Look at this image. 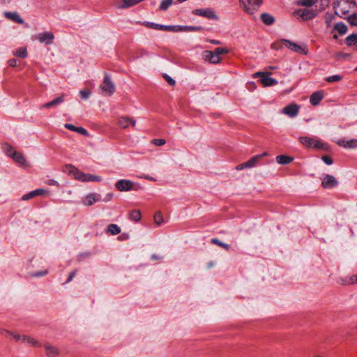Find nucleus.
Wrapping results in <instances>:
<instances>
[{
    "instance_id": "nucleus-1",
    "label": "nucleus",
    "mask_w": 357,
    "mask_h": 357,
    "mask_svg": "<svg viewBox=\"0 0 357 357\" xmlns=\"http://www.w3.org/2000/svg\"><path fill=\"white\" fill-rule=\"evenodd\" d=\"M334 9L336 15L344 18L357 11V5L353 0H337Z\"/></svg>"
},
{
    "instance_id": "nucleus-2",
    "label": "nucleus",
    "mask_w": 357,
    "mask_h": 357,
    "mask_svg": "<svg viewBox=\"0 0 357 357\" xmlns=\"http://www.w3.org/2000/svg\"><path fill=\"white\" fill-rule=\"evenodd\" d=\"M298 139L300 142L307 148H314L321 150H326L328 149V145L322 141L307 135L301 136Z\"/></svg>"
},
{
    "instance_id": "nucleus-3",
    "label": "nucleus",
    "mask_w": 357,
    "mask_h": 357,
    "mask_svg": "<svg viewBox=\"0 0 357 357\" xmlns=\"http://www.w3.org/2000/svg\"><path fill=\"white\" fill-rule=\"evenodd\" d=\"M293 14L298 20L307 21L313 19L317 15V12L314 9L305 8L298 9L294 11Z\"/></svg>"
},
{
    "instance_id": "nucleus-4",
    "label": "nucleus",
    "mask_w": 357,
    "mask_h": 357,
    "mask_svg": "<svg viewBox=\"0 0 357 357\" xmlns=\"http://www.w3.org/2000/svg\"><path fill=\"white\" fill-rule=\"evenodd\" d=\"M115 188L119 191H130V190H138L140 188V185L135 183L130 180L121 179L115 183Z\"/></svg>"
},
{
    "instance_id": "nucleus-5",
    "label": "nucleus",
    "mask_w": 357,
    "mask_h": 357,
    "mask_svg": "<svg viewBox=\"0 0 357 357\" xmlns=\"http://www.w3.org/2000/svg\"><path fill=\"white\" fill-rule=\"evenodd\" d=\"M244 10L249 15H253L262 3V0H239Z\"/></svg>"
},
{
    "instance_id": "nucleus-6",
    "label": "nucleus",
    "mask_w": 357,
    "mask_h": 357,
    "mask_svg": "<svg viewBox=\"0 0 357 357\" xmlns=\"http://www.w3.org/2000/svg\"><path fill=\"white\" fill-rule=\"evenodd\" d=\"M100 89L105 96H111L115 91V85L108 74H105L104 79Z\"/></svg>"
},
{
    "instance_id": "nucleus-7",
    "label": "nucleus",
    "mask_w": 357,
    "mask_h": 357,
    "mask_svg": "<svg viewBox=\"0 0 357 357\" xmlns=\"http://www.w3.org/2000/svg\"><path fill=\"white\" fill-rule=\"evenodd\" d=\"M282 42L287 48L294 52L304 55L307 54L308 52V49L306 45H298L286 39L283 40Z\"/></svg>"
},
{
    "instance_id": "nucleus-8",
    "label": "nucleus",
    "mask_w": 357,
    "mask_h": 357,
    "mask_svg": "<svg viewBox=\"0 0 357 357\" xmlns=\"http://www.w3.org/2000/svg\"><path fill=\"white\" fill-rule=\"evenodd\" d=\"M63 172L73 175L75 179L86 182V174L80 172L78 169L71 165H66L63 168Z\"/></svg>"
},
{
    "instance_id": "nucleus-9",
    "label": "nucleus",
    "mask_w": 357,
    "mask_h": 357,
    "mask_svg": "<svg viewBox=\"0 0 357 357\" xmlns=\"http://www.w3.org/2000/svg\"><path fill=\"white\" fill-rule=\"evenodd\" d=\"M192 13L195 15L204 17L209 20H217L218 19V16L215 14L214 10L210 8L195 9L192 11Z\"/></svg>"
},
{
    "instance_id": "nucleus-10",
    "label": "nucleus",
    "mask_w": 357,
    "mask_h": 357,
    "mask_svg": "<svg viewBox=\"0 0 357 357\" xmlns=\"http://www.w3.org/2000/svg\"><path fill=\"white\" fill-rule=\"evenodd\" d=\"M144 24L150 29H155V30H162L167 31L176 32V26H171V25H162L159 24L154 22H145Z\"/></svg>"
},
{
    "instance_id": "nucleus-11",
    "label": "nucleus",
    "mask_w": 357,
    "mask_h": 357,
    "mask_svg": "<svg viewBox=\"0 0 357 357\" xmlns=\"http://www.w3.org/2000/svg\"><path fill=\"white\" fill-rule=\"evenodd\" d=\"M333 141L340 146L344 149H356L357 148V139H346L345 138L342 139H333Z\"/></svg>"
},
{
    "instance_id": "nucleus-12",
    "label": "nucleus",
    "mask_w": 357,
    "mask_h": 357,
    "mask_svg": "<svg viewBox=\"0 0 357 357\" xmlns=\"http://www.w3.org/2000/svg\"><path fill=\"white\" fill-rule=\"evenodd\" d=\"M255 77H261L260 82L264 86H269L278 84V81L271 77L268 73L257 72L255 74Z\"/></svg>"
},
{
    "instance_id": "nucleus-13",
    "label": "nucleus",
    "mask_w": 357,
    "mask_h": 357,
    "mask_svg": "<svg viewBox=\"0 0 357 357\" xmlns=\"http://www.w3.org/2000/svg\"><path fill=\"white\" fill-rule=\"evenodd\" d=\"M299 109L300 107L298 105L291 103L284 107L282 110V113L288 116L289 117L294 118L297 116L299 112Z\"/></svg>"
},
{
    "instance_id": "nucleus-14",
    "label": "nucleus",
    "mask_w": 357,
    "mask_h": 357,
    "mask_svg": "<svg viewBox=\"0 0 357 357\" xmlns=\"http://www.w3.org/2000/svg\"><path fill=\"white\" fill-rule=\"evenodd\" d=\"M36 38L39 40L40 43L50 45L53 43L54 36L52 32L45 31L38 33L36 36Z\"/></svg>"
},
{
    "instance_id": "nucleus-15",
    "label": "nucleus",
    "mask_w": 357,
    "mask_h": 357,
    "mask_svg": "<svg viewBox=\"0 0 357 357\" xmlns=\"http://www.w3.org/2000/svg\"><path fill=\"white\" fill-rule=\"evenodd\" d=\"M337 179L331 175H326L321 181V186L324 188H332L337 185Z\"/></svg>"
},
{
    "instance_id": "nucleus-16",
    "label": "nucleus",
    "mask_w": 357,
    "mask_h": 357,
    "mask_svg": "<svg viewBox=\"0 0 357 357\" xmlns=\"http://www.w3.org/2000/svg\"><path fill=\"white\" fill-rule=\"evenodd\" d=\"M259 160V156L255 155L252 158H251L248 161L237 165L236 169L237 170H242L245 168L254 167L258 163Z\"/></svg>"
},
{
    "instance_id": "nucleus-17",
    "label": "nucleus",
    "mask_w": 357,
    "mask_h": 357,
    "mask_svg": "<svg viewBox=\"0 0 357 357\" xmlns=\"http://www.w3.org/2000/svg\"><path fill=\"white\" fill-rule=\"evenodd\" d=\"M45 193H47V191L44 189H36L33 191H31L29 193L24 195L22 197V199L23 201H27V200L34 198L36 196L43 195Z\"/></svg>"
},
{
    "instance_id": "nucleus-18",
    "label": "nucleus",
    "mask_w": 357,
    "mask_h": 357,
    "mask_svg": "<svg viewBox=\"0 0 357 357\" xmlns=\"http://www.w3.org/2000/svg\"><path fill=\"white\" fill-rule=\"evenodd\" d=\"M204 59L208 61L211 63H218L221 61V57L217 56L212 51L206 50L203 52Z\"/></svg>"
},
{
    "instance_id": "nucleus-19",
    "label": "nucleus",
    "mask_w": 357,
    "mask_h": 357,
    "mask_svg": "<svg viewBox=\"0 0 357 357\" xmlns=\"http://www.w3.org/2000/svg\"><path fill=\"white\" fill-rule=\"evenodd\" d=\"M65 97H66V94L63 93L60 96H58L57 98H54L53 100L44 104L42 106V107L50 108L52 107H56L63 102Z\"/></svg>"
},
{
    "instance_id": "nucleus-20",
    "label": "nucleus",
    "mask_w": 357,
    "mask_h": 357,
    "mask_svg": "<svg viewBox=\"0 0 357 357\" xmlns=\"http://www.w3.org/2000/svg\"><path fill=\"white\" fill-rule=\"evenodd\" d=\"M323 98L324 96L321 91L314 92L310 98V102L313 106L318 105Z\"/></svg>"
},
{
    "instance_id": "nucleus-21",
    "label": "nucleus",
    "mask_w": 357,
    "mask_h": 357,
    "mask_svg": "<svg viewBox=\"0 0 357 357\" xmlns=\"http://www.w3.org/2000/svg\"><path fill=\"white\" fill-rule=\"evenodd\" d=\"M100 197L99 195L89 194L83 200V204L85 206H91L100 200Z\"/></svg>"
},
{
    "instance_id": "nucleus-22",
    "label": "nucleus",
    "mask_w": 357,
    "mask_h": 357,
    "mask_svg": "<svg viewBox=\"0 0 357 357\" xmlns=\"http://www.w3.org/2000/svg\"><path fill=\"white\" fill-rule=\"evenodd\" d=\"M4 15L6 18L15 22L18 24H23L24 20L16 12H5Z\"/></svg>"
},
{
    "instance_id": "nucleus-23",
    "label": "nucleus",
    "mask_w": 357,
    "mask_h": 357,
    "mask_svg": "<svg viewBox=\"0 0 357 357\" xmlns=\"http://www.w3.org/2000/svg\"><path fill=\"white\" fill-rule=\"evenodd\" d=\"M44 347L45 349L46 355L47 356V357H57L58 356L59 351H58L57 348H56L55 347H54L50 344H45Z\"/></svg>"
},
{
    "instance_id": "nucleus-24",
    "label": "nucleus",
    "mask_w": 357,
    "mask_h": 357,
    "mask_svg": "<svg viewBox=\"0 0 357 357\" xmlns=\"http://www.w3.org/2000/svg\"><path fill=\"white\" fill-rule=\"evenodd\" d=\"M119 125L121 128H126L129 127L130 125L134 126L135 121L128 117H121L119 119Z\"/></svg>"
},
{
    "instance_id": "nucleus-25",
    "label": "nucleus",
    "mask_w": 357,
    "mask_h": 357,
    "mask_svg": "<svg viewBox=\"0 0 357 357\" xmlns=\"http://www.w3.org/2000/svg\"><path fill=\"white\" fill-rule=\"evenodd\" d=\"M64 127L71 132H77L79 134H88L86 130H85L82 127H77L70 123H66L64 125Z\"/></svg>"
},
{
    "instance_id": "nucleus-26",
    "label": "nucleus",
    "mask_w": 357,
    "mask_h": 357,
    "mask_svg": "<svg viewBox=\"0 0 357 357\" xmlns=\"http://www.w3.org/2000/svg\"><path fill=\"white\" fill-rule=\"evenodd\" d=\"M203 28L200 26H176L177 31H202Z\"/></svg>"
},
{
    "instance_id": "nucleus-27",
    "label": "nucleus",
    "mask_w": 357,
    "mask_h": 357,
    "mask_svg": "<svg viewBox=\"0 0 357 357\" xmlns=\"http://www.w3.org/2000/svg\"><path fill=\"white\" fill-rule=\"evenodd\" d=\"M260 18L266 25H271L275 21L273 16L266 13H261Z\"/></svg>"
},
{
    "instance_id": "nucleus-28",
    "label": "nucleus",
    "mask_w": 357,
    "mask_h": 357,
    "mask_svg": "<svg viewBox=\"0 0 357 357\" xmlns=\"http://www.w3.org/2000/svg\"><path fill=\"white\" fill-rule=\"evenodd\" d=\"M294 158L285 155H280L276 157V161L280 165H287L293 161Z\"/></svg>"
},
{
    "instance_id": "nucleus-29",
    "label": "nucleus",
    "mask_w": 357,
    "mask_h": 357,
    "mask_svg": "<svg viewBox=\"0 0 357 357\" xmlns=\"http://www.w3.org/2000/svg\"><path fill=\"white\" fill-rule=\"evenodd\" d=\"M105 231L112 235H116L121 232V228L116 224H110L105 229Z\"/></svg>"
},
{
    "instance_id": "nucleus-30",
    "label": "nucleus",
    "mask_w": 357,
    "mask_h": 357,
    "mask_svg": "<svg viewBox=\"0 0 357 357\" xmlns=\"http://www.w3.org/2000/svg\"><path fill=\"white\" fill-rule=\"evenodd\" d=\"M2 148L4 153L9 157L13 158L17 153V151L14 149V148L12 146L6 143L3 144Z\"/></svg>"
},
{
    "instance_id": "nucleus-31",
    "label": "nucleus",
    "mask_w": 357,
    "mask_h": 357,
    "mask_svg": "<svg viewBox=\"0 0 357 357\" xmlns=\"http://www.w3.org/2000/svg\"><path fill=\"white\" fill-rule=\"evenodd\" d=\"M354 278L352 276H347L345 278H340L337 280V283L342 285H349L354 284Z\"/></svg>"
},
{
    "instance_id": "nucleus-32",
    "label": "nucleus",
    "mask_w": 357,
    "mask_h": 357,
    "mask_svg": "<svg viewBox=\"0 0 357 357\" xmlns=\"http://www.w3.org/2000/svg\"><path fill=\"white\" fill-rule=\"evenodd\" d=\"M12 158L19 165L22 166L26 165V160L22 153L17 152Z\"/></svg>"
},
{
    "instance_id": "nucleus-33",
    "label": "nucleus",
    "mask_w": 357,
    "mask_h": 357,
    "mask_svg": "<svg viewBox=\"0 0 357 357\" xmlns=\"http://www.w3.org/2000/svg\"><path fill=\"white\" fill-rule=\"evenodd\" d=\"M334 29L341 35L345 34L347 31V26L342 22L337 23L334 26Z\"/></svg>"
},
{
    "instance_id": "nucleus-34",
    "label": "nucleus",
    "mask_w": 357,
    "mask_h": 357,
    "mask_svg": "<svg viewBox=\"0 0 357 357\" xmlns=\"http://www.w3.org/2000/svg\"><path fill=\"white\" fill-rule=\"evenodd\" d=\"M23 342H26L33 347H41V344L39 343L38 340L28 335L24 336L23 337Z\"/></svg>"
},
{
    "instance_id": "nucleus-35",
    "label": "nucleus",
    "mask_w": 357,
    "mask_h": 357,
    "mask_svg": "<svg viewBox=\"0 0 357 357\" xmlns=\"http://www.w3.org/2000/svg\"><path fill=\"white\" fill-rule=\"evenodd\" d=\"M173 2V0H162L159 6L160 10H167L172 5Z\"/></svg>"
},
{
    "instance_id": "nucleus-36",
    "label": "nucleus",
    "mask_w": 357,
    "mask_h": 357,
    "mask_svg": "<svg viewBox=\"0 0 357 357\" xmlns=\"http://www.w3.org/2000/svg\"><path fill=\"white\" fill-rule=\"evenodd\" d=\"M14 55L20 58H26L27 56V50L25 47H20L14 52Z\"/></svg>"
},
{
    "instance_id": "nucleus-37",
    "label": "nucleus",
    "mask_w": 357,
    "mask_h": 357,
    "mask_svg": "<svg viewBox=\"0 0 357 357\" xmlns=\"http://www.w3.org/2000/svg\"><path fill=\"white\" fill-rule=\"evenodd\" d=\"M347 19L348 22L352 26H357V15L356 13H351L349 15L344 17Z\"/></svg>"
},
{
    "instance_id": "nucleus-38",
    "label": "nucleus",
    "mask_w": 357,
    "mask_h": 357,
    "mask_svg": "<svg viewBox=\"0 0 357 357\" xmlns=\"http://www.w3.org/2000/svg\"><path fill=\"white\" fill-rule=\"evenodd\" d=\"M357 43V35L351 34L347 37L346 38V44L348 46H351L354 44Z\"/></svg>"
},
{
    "instance_id": "nucleus-39",
    "label": "nucleus",
    "mask_w": 357,
    "mask_h": 357,
    "mask_svg": "<svg viewBox=\"0 0 357 357\" xmlns=\"http://www.w3.org/2000/svg\"><path fill=\"white\" fill-rule=\"evenodd\" d=\"M130 218L134 221H139L141 219V213L138 210H132L130 213Z\"/></svg>"
},
{
    "instance_id": "nucleus-40",
    "label": "nucleus",
    "mask_w": 357,
    "mask_h": 357,
    "mask_svg": "<svg viewBox=\"0 0 357 357\" xmlns=\"http://www.w3.org/2000/svg\"><path fill=\"white\" fill-rule=\"evenodd\" d=\"M88 181L100 182L102 181V178L99 176L86 174V182Z\"/></svg>"
},
{
    "instance_id": "nucleus-41",
    "label": "nucleus",
    "mask_w": 357,
    "mask_h": 357,
    "mask_svg": "<svg viewBox=\"0 0 357 357\" xmlns=\"http://www.w3.org/2000/svg\"><path fill=\"white\" fill-rule=\"evenodd\" d=\"M211 243H213V244L218 245H219V246H220L222 248H223L226 250H229V248H230L229 245L221 242L218 238H213V239H211Z\"/></svg>"
},
{
    "instance_id": "nucleus-42",
    "label": "nucleus",
    "mask_w": 357,
    "mask_h": 357,
    "mask_svg": "<svg viewBox=\"0 0 357 357\" xmlns=\"http://www.w3.org/2000/svg\"><path fill=\"white\" fill-rule=\"evenodd\" d=\"M342 79V77L340 75H335L329 76L326 78V80L330 83L340 82Z\"/></svg>"
},
{
    "instance_id": "nucleus-43",
    "label": "nucleus",
    "mask_w": 357,
    "mask_h": 357,
    "mask_svg": "<svg viewBox=\"0 0 357 357\" xmlns=\"http://www.w3.org/2000/svg\"><path fill=\"white\" fill-rule=\"evenodd\" d=\"M154 221L158 225H160L163 221L162 215L160 212H157L154 215Z\"/></svg>"
},
{
    "instance_id": "nucleus-44",
    "label": "nucleus",
    "mask_w": 357,
    "mask_h": 357,
    "mask_svg": "<svg viewBox=\"0 0 357 357\" xmlns=\"http://www.w3.org/2000/svg\"><path fill=\"white\" fill-rule=\"evenodd\" d=\"M91 93V92L90 90H81L79 91L80 97L84 100H87L89 98Z\"/></svg>"
},
{
    "instance_id": "nucleus-45",
    "label": "nucleus",
    "mask_w": 357,
    "mask_h": 357,
    "mask_svg": "<svg viewBox=\"0 0 357 357\" xmlns=\"http://www.w3.org/2000/svg\"><path fill=\"white\" fill-rule=\"evenodd\" d=\"M298 4L303 6H311L314 4V0H299Z\"/></svg>"
},
{
    "instance_id": "nucleus-46",
    "label": "nucleus",
    "mask_w": 357,
    "mask_h": 357,
    "mask_svg": "<svg viewBox=\"0 0 357 357\" xmlns=\"http://www.w3.org/2000/svg\"><path fill=\"white\" fill-rule=\"evenodd\" d=\"M227 52V50L222 47H218L215 48L213 53L217 56V57H220V56L223 54H226Z\"/></svg>"
},
{
    "instance_id": "nucleus-47",
    "label": "nucleus",
    "mask_w": 357,
    "mask_h": 357,
    "mask_svg": "<svg viewBox=\"0 0 357 357\" xmlns=\"http://www.w3.org/2000/svg\"><path fill=\"white\" fill-rule=\"evenodd\" d=\"M151 143L155 146H160L166 143V140L164 139H154L151 141Z\"/></svg>"
},
{
    "instance_id": "nucleus-48",
    "label": "nucleus",
    "mask_w": 357,
    "mask_h": 357,
    "mask_svg": "<svg viewBox=\"0 0 357 357\" xmlns=\"http://www.w3.org/2000/svg\"><path fill=\"white\" fill-rule=\"evenodd\" d=\"M11 335L13 337V338L15 339V341L22 342H23V337L24 336H26V335H21L20 334H15V333H12Z\"/></svg>"
},
{
    "instance_id": "nucleus-49",
    "label": "nucleus",
    "mask_w": 357,
    "mask_h": 357,
    "mask_svg": "<svg viewBox=\"0 0 357 357\" xmlns=\"http://www.w3.org/2000/svg\"><path fill=\"white\" fill-rule=\"evenodd\" d=\"M321 159L328 165H331L333 164V160L328 155H324L322 156Z\"/></svg>"
},
{
    "instance_id": "nucleus-50",
    "label": "nucleus",
    "mask_w": 357,
    "mask_h": 357,
    "mask_svg": "<svg viewBox=\"0 0 357 357\" xmlns=\"http://www.w3.org/2000/svg\"><path fill=\"white\" fill-rule=\"evenodd\" d=\"M164 78L170 86H174L176 84L175 80L167 75H164Z\"/></svg>"
},
{
    "instance_id": "nucleus-51",
    "label": "nucleus",
    "mask_w": 357,
    "mask_h": 357,
    "mask_svg": "<svg viewBox=\"0 0 357 357\" xmlns=\"http://www.w3.org/2000/svg\"><path fill=\"white\" fill-rule=\"evenodd\" d=\"M47 274V271H43L36 272V273H33L32 275V276L36 277V278H40V277H43L45 275H46Z\"/></svg>"
},
{
    "instance_id": "nucleus-52",
    "label": "nucleus",
    "mask_w": 357,
    "mask_h": 357,
    "mask_svg": "<svg viewBox=\"0 0 357 357\" xmlns=\"http://www.w3.org/2000/svg\"><path fill=\"white\" fill-rule=\"evenodd\" d=\"M75 275H76V271L71 272L66 280V283L70 282L73 279V278L75 276Z\"/></svg>"
},
{
    "instance_id": "nucleus-53",
    "label": "nucleus",
    "mask_w": 357,
    "mask_h": 357,
    "mask_svg": "<svg viewBox=\"0 0 357 357\" xmlns=\"http://www.w3.org/2000/svg\"><path fill=\"white\" fill-rule=\"evenodd\" d=\"M8 64L10 66L15 67L17 66V61L15 59H10L8 61Z\"/></svg>"
},
{
    "instance_id": "nucleus-54",
    "label": "nucleus",
    "mask_w": 357,
    "mask_h": 357,
    "mask_svg": "<svg viewBox=\"0 0 357 357\" xmlns=\"http://www.w3.org/2000/svg\"><path fill=\"white\" fill-rule=\"evenodd\" d=\"M47 183L50 185H58V182L54 179L48 180Z\"/></svg>"
},
{
    "instance_id": "nucleus-55",
    "label": "nucleus",
    "mask_w": 357,
    "mask_h": 357,
    "mask_svg": "<svg viewBox=\"0 0 357 357\" xmlns=\"http://www.w3.org/2000/svg\"><path fill=\"white\" fill-rule=\"evenodd\" d=\"M112 197H113V194L112 193H108V194L106 195V197H105V198L104 199L103 201L105 202H108V201L111 200Z\"/></svg>"
},
{
    "instance_id": "nucleus-56",
    "label": "nucleus",
    "mask_w": 357,
    "mask_h": 357,
    "mask_svg": "<svg viewBox=\"0 0 357 357\" xmlns=\"http://www.w3.org/2000/svg\"><path fill=\"white\" fill-rule=\"evenodd\" d=\"M151 258V260H153V261L162 259V257L160 256L155 255V254L152 255Z\"/></svg>"
},
{
    "instance_id": "nucleus-57",
    "label": "nucleus",
    "mask_w": 357,
    "mask_h": 357,
    "mask_svg": "<svg viewBox=\"0 0 357 357\" xmlns=\"http://www.w3.org/2000/svg\"><path fill=\"white\" fill-rule=\"evenodd\" d=\"M0 333L1 334H8V335H12V332L9 331H7V330H5V329H1L0 328Z\"/></svg>"
},
{
    "instance_id": "nucleus-58",
    "label": "nucleus",
    "mask_w": 357,
    "mask_h": 357,
    "mask_svg": "<svg viewBox=\"0 0 357 357\" xmlns=\"http://www.w3.org/2000/svg\"><path fill=\"white\" fill-rule=\"evenodd\" d=\"M144 178L145 179H147V180H149V181H155V179L153 177H151L150 176H148V175L144 176Z\"/></svg>"
},
{
    "instance_id": "nucleus-59",
    "label": "nucleus",
    "mask_w": 357,
    "mask_h": 357,
    "mask_svg": "<svg viewBox=\"0 0 357 357\" xmlns=\"http://www.w3.org/2000/svg\"><path fill=\"white\" fill-rule=\"evenodd\" d=\"M268 155L267 152H264L262 154L260 155H256V156H259V160L263 158L264 156H266Z\"/></svg>"
},
{
    "instance_id": "nucleus-60",
    "label": "nucleus",
    "mask_w": 357,
    "mask_h": 357,
    "mask_svg": "<svg viewBox=\"0 0 357 357\" xmlns=\"http://www.w3.org/2000/svg\"><path fill=\"white\" fill-rule=\"evenodd\" d=\"M211 43H213V44H215V45H218L220 44V41L218 40H211Z\"/></svg>"
},
{
    "instance_id": "nucleus-61",
    "label": "nucleus",
    "mask_w": 357,
    "mask_h": 357,
    "mask_svg": "<svg viewBox=\"0 0 357 357\" xmlns=\"http://www.w3.org/2000/svg\"><path fill=\"white\" fill-rule=\"evenodd\" d=\"M353 277L354 278V284L357 283V274L356 275H354Z\"/></svg>"
},
{
    "instance_id": "nucleus-62",
    "label": "nucleus",
    "mask_w": 357,
    "mask_h": 357,
    "mask_svg": "<svg viewBox=\"0 0 357 357\" xmlns=\"http://www.w3.org/2000/svg\"><path fill=\"white\" fill-rule=\"evenodd\" d=\"M213 266V262H210V263L208 264V268H211V267H212Z\"/></svg>"
},
{
    "instance_id": "nucleus-63",
    "label": "nucleus",
    "mask_w": 357,
    "mask_h": 357,
    "mask_svg": "<svg viewBox=\"0 0 357 357\" xmlns=\"http://www.w3.org/2000/svg\"><path fill=\"white\" fill-rule=\"evenodd\" d=\"M0 1H1V3H4V2H5V0H0Z\"/></svg>"
},
{
    "instance_id": "nucleus-64",
    "label": "nucleus",
    "mask_w": 357,
    "mask_h": 357,
    "mask_svg": "<svg viewBox=\"0 0 357 357\" xmlns=\"http://www.w3.org/2000/svg\"><path fill=\"white\" fill-rule=\"evenodd\" d=\"M356 330H357V326H356Z\"/></svg>"
}]
</instances>
